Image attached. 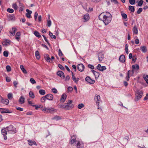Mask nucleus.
<instances>
[{
    "label": "nucleus",
    "mask_w": 148,
    "mask_h": 148,
    "mask_svg": "<svg viewBox=\"0 0 148 148\" xmlns=\"http://www.w3.org/2000/svg\"><path fill=\"white\" fill-rule=\"evenodd\" d=\"M143 8H139L137 11V13L138 14H140L143 11Z\"/></svg>",
    "instance_id": "49"
},
{
    "label": "nucleus",
    "mask_w": 148,
    "mask_h": 148,
    "mask_svg": "<svg viewBox=\"0 0 148 148\" xmlns=\"http://www.w3.org/2000/svg\"><path fill=\"white\" fill-rule=\"evenodd\" d=\"M119 61L121 62H124L125 61V56L123 55L120 56L119 58Z\"/></svg>",
    "instance_id": "17"
},
{
    "label": "nucleus",
    "mask_w": 148,
    "mask_h": 148,
    "mask_svg": "<svg viewBox=\"0 0 148 148\" xmlns=\"http://www.w3.org/2000/svg\"><path fill=\"white\" fill-rule=\"evenodd\" d=\"M121 14L123 19H125L127 18V14L123 13V12H121Z\"/></svg>",
    "instance_id": "33"
},
{
    "label": "nucleus",
    "mask_w": 148,
    "mask_h": 148,
    "mask_svg": "<svg viewBox=\"0 0 148 148\" xmlns=\"http://www.w3.org/2000/svg\"><path fill=\"white\" fill-rule=\"evenodd\" d=\"M129 1L131 5H134L135 3V0H129Z\"/></svg>",
    "instance_id": "50"
},
{
    "label": "nucleus",
    "mask_w": 148,
    "mask_h": 148,
    "mask_svg": "<svg viewBox=\"0 0 148 148\" xmlns=\"http://www.w3.org/2000/svg\"><path fill=\"white\" fill-rule=\"evenodd\" d=\"M8 99L10 100L12 99L13 97L12 94V93H8Z\"/></svg>",
    "instance_id": "40"
},
{
    "label": "nucleus",
    "mask_w": 148,
    "mask_h": 148,
    "mask_svg": "<svg viewBox=\"0 0 148 148\" xmlns=\"http://www.w3.org/2000/svg\"><path fill=\"white\" fill-rule=\"evenodd\" d=\"M6 68L7 70V71L8 72L11 71V67L9 65H7L6 66Z\"/></svg>",
    "instance_id": "44"
},
{
    "label": "nucleus",
    "mask_w": 148,
    "mask_h": 148,
    "mask_svg": "<svg viewBox=\"0 0 148 148\" xmlns=\"http://www.w3.org/2000/svg\"><path fill=\"white\" fill-rule=\"evenodd\" d=\"M26 11L27 13L26 14V16L28 18H30L31 17V14L32 13V11L31 10H29L28 9L26 10Z\"/></svg>",
    "instance_id": "21"
},
{
    "label": "nucleus",
    "mask_w": 148,
    "mask_h": 148,
    "mask_svg": "<svg viewBox=\"0 0 148 148\" xmlns=\"http://www.w3.org/2000/svg\"><path fill=\"white\" fill-rule=\"evenodd\" d=\"M132 30L133 34L137 35L138 34V29L136 25L134 26Z\"/></svg>",
    "instance_id": "20"
},
{
    "label": "nucleus",
    "mask_w": 148,
    "mask_h": 148,
    "mask_svg": "<svg viewBox=\"0 0 148 148\" xmlns=\"http://www.w3.org/2000/svg\"><path fill=\"white\" fill-rule=\"evenodd\" d=\"M42 110L47 113H53L56 112V110L52 107H44L42 109Z\"/></svg>",
    "instance_id": "3"
},
{
    "label": "nucleus",
    "mask_w": 148,
    "mask_h": 148,
    "mask_svg": "<svg viewBox=\"0 0 148 148\" xmlns=\"http://www.w3.org/2000/svg\"><path fill=\"white\" fill-rule=\"evenodd\" d=\"M72 102L73 101L72 100H69L67 103L65 104V110H68L71 109L73 108L74 105L72 103Z\"/></svg>",
    "instance_id": "4"
},
{
    "label": "nucleus",
    "mask_w": 148,
    "mask_h": 148,
    "mask_svg": "<svg viewBox=\"0 0 148 148\" xmlns=\"http://www.w3.org/2000/svg\"><path fill=\"white\" fill-rule=\"evenodd\" d=\"M100 97L99 95H96L95 97V100L96 102L97 105L99 106V104Z\"/></svg>",
    "instance_id": "7"
},
{
    "label": "nucleus",
    "mask_w": 148,
    "mask_h": 148,
    "mask_svg": "<svg viewBox=\"0 0 148 148\" xmlns=\"http://www.w3.org/2000/svg\"><path fill=\"white\" fill-rule=\"evenodd\" d=\"M83 7L84 8L87 12H89V10L88 9V8H87V7L86 6H83Z\"/></svg>",
    "instance_id": "62"
},
{
    "label": "nucleus",
    "mask_w": 148,
    "mask_h": 148,
    "mask_svg": "<svg viewBox=\"0 0 148 148\" xmlns=\"http://www.w3.org/2000/svg\"><path fill=\"white\" fill-rule=\"evenodd\" d=\"M58 107L59 108H62V109H65V104L64 105L61 104H59L58 105Z\"/></svg>",
    "instance_id": "41"
},
{
    "label": "nucleus",
    "mask_w": 148,
    "mask_h": 148,
    "mask_svg": "<svg viewBox=\"0 0 148 148\" xmlns=\"http://www.w3.org/2000/svg\"><path fill=\"white\" fill-rule=\"evenodd\" d=\"M132 72L133 74L134 73L135 70H138L139 69V65H132Z\"/></svg>",
    "instance_id": "22"
},
{
    "label": "nucleus",
    "mask_w": 148,
    "mask_h": 148,
    "mask_svg": "<svg viewBox=\"0 0 148 148\" xmlns=\"http://www.w3.org/2000/svg\"><path fill=\"white\" fill-rule=\"evenodd\" d=\"M52 119L53 120H55L57 121L61 119L62 118L60 116L56 115L53 117Z\"/></svg>",
    "instance_id": "26"
},
{
    "label": "nucleus",
    "mask_w": 148,
    "mask_h": 148,
    "mask_svg": "<svg viewBox=\"0 0 148 148\" xmlns=\"http://www.w3.org/2000/svg\"><path fill=\"white\" fill-rule=\"evenodd\" d=\"M12 32H10V33L11 34V35L14 36L15 34L16 29L14 27H12Z\"/></svg>",
    "instance_id": "36"
},
{
    "label": "nucleus",
    "mask_w": 148,
    "mask_h": 148,
    "mask_svg": "<svg viewBox=\"0 0 148 148\" xmlns=\"http://www.w3.org/2000/svg\"><path fill=\"white\" fill-rule=\"evenodd\" d=\"M83 18L85 20L84 21H88L89 19V14H86L84 16Z\"/></svg>",
    "instance_id": "27"
},
{
    "label": "nucleus",
    "mask_w": 148,
    "mask_h": 148,
    "mask_svg": "<svg viewBox=\"0 0 148 148\" xmlns=\"http://www.w3.org/2000/svg\"><path fill=\"white\" fill-rule=\"evenodd\" d=\"M42 36L43 37L45 41L47 43V44L49 45H50V43L49 42L48 40L44 35H42Z\"/></svg>",
    "instance_id": "47"
},
{
    "label": "nucleus",
    "mask_w": 148,
    "mask_h": 148,
    "mask_svg": "<svg viewBox=\"0 0 148 148\" xmlns=\"http://www.w3.org/2000/svg\"><path fill=\"white\" fill-rule=\"evenodd\" d=\"M12 6V8H14L15 10H16L18 9L17 5L16 3L13 4Z\"/></svg>",
    "instance_id": "45"
},
{
    "label": "nucleus",
    "mask_w": 148,
    "mask_h": 148,
    "mask_svg": "<svg viewBox=\"0 0 148 148\" xmlns=\"http://www.w3.org/2000/svg\"><path fill=\"white\" fill-rule=\"evenodd\" d=\"M3 44L5 45H9L10 44V41L9 40L5 39L3 41Z\"/></svg>",
    "instance_id": "14"
},
{
    "label": "nucleus",
    "mask_w": 148,
    "mask_h": 148,
    "mask_svg": "<svg viewBox=\"0 0 148 148\" xmlns=\"http://www.w3.org/2000/svg\"><path fill=\"white\" fill-rule=\"evenodd\" d=\"M25 98L23 96L21 97L18 99V102L20 104H22L25 102Z\"/></svg>",
    "instance_id": "19"
},
{
    "label": "nucleus",
    "mask_w": 148,
    "mask_h": 148,
    "mask_svg": "<svg viewBox=\"0 0 148 148\" xmlns=\"http://www.w3.org/2000/svg\"><path fill=\"white\" fill-rule=\"evenodd\" d=\"M58 75L59 76L61 77L64 78V74L63 72L61 71H58L57 73Z\"/></svg>",
    "instance_id": "16"
},
{
    "label": "nucleus",
    "mask_w": 148,
    "mask_h": 148,
    "mask_svg": "<svg viewBox=\"0 0 148 148\" xmlns=\"http://www.w3.org/2000/svg\"><path fill=\"white\" fill-rule=\"evenodd\" d=\"M77 69L80 71L82 72L84 71V65H77Z\"/></svg>",
    "instance_id": "25"
},
{
    "label": "nucleus",
    "mask_w": 148,
    "mask_h": 148,
    "mask_svg": "<svg viewBox=\"0 0 148 148\" xmlns=\"http://www.w3.org/2000/svg\"><path fill=\"white\" fill-rule=\"evenodd\" d=\"M132 58V62H135L136 61V59H137L136 58L135 56H133Z\"/></svg>",
    "instance_id": "57"
},
{
    "label": "nucleus",
    "mask_w": 148,
    "mask_h": 148,
    "mask_svg": "<svg viewBox=\"0 0 148 148\" xmlns=\"http://www.w3.org/2000/svg\"><path fill=\"white\" fill-rule=\"evenodd\" d=\"M3 56L5 57H7L8 56V51H4L3 52Z\"/></svg>",
    "instance_id": "48"
},
{
    "label": "nucleus",
    "mask_w": 148,
    "mask_h": 148,
    "mask_svg": "<svg viewBox=\"0 0 148 148\" xmlns=\"http://www.w3.org/2000/svg\"><path fill=\"white\" fill-rule=\"evenodd\" d=\"M97 68L101 71H103L106 69L105 66H101V65H97Z\"/></svg>",
    "instance_id": "12"
},
{
    "label": "nucleus",
    "mask_w": 148,
    "mask_h": 148,
    "mask_svg": "<svg viewBox=\"0 0 148 148\" xmlns=\"http://www.w3.org/2000/svg\"><path fill=\"white\" fill-rule=\"evenodd\" d=\"M1 132L2 134L4 137V139L5 140L7 139L6 136L7 133L10 134H15L16 132V130L12 125H10L5 129H2Z\"/></svg>",
    "instance_id": "1"
},
{
    "label": "nucleus",
    "mask_w": 148,
    "mask_h": 148,
    "mask_svg": "<svg viewBox=\"0 0 148 148\" xmlns=\"http://www.w3.org/2000/svg\"><path fill=\"white\" fill-rule=\"evenodd\" d=\"M38 15V14L37 13V12H35L34 14V19H35V21H36V20Z\"/></svg>",
    "instance_id": "54"
},
{
    "label": "nucleus",
    "mask_w": 148,
    "mask_h": 148,
    "mask_svg": "<svg viewBox=\"0 0 148 148\" xmlns=\"http://www.w3.org/2000/svg\"><path fill=\"white\" fill-rule=\"evenodd\" d=\"M73 88L72 87L69 86L68 88V92H71L72 91Z\"/></svg>",
    "instance_id": "56"
},
{
    "label": "nucleus",
    "mask_w": 148,
    "mask_h": 148,
    "mask_svg": "<svg viewBox=\"0 0 148 148\" xmlns=\"http://www.w3.org/2000/svg\"><path fill=\"white\" fill-rule=\"evenodd\" d=\"M143 92L141 90H137L136 93V97L135 98V100L136 101H138L142 97Z\"/></svg>",
    "instance_id": "5"
},
{
    "label": "nucleus",
    "mask_w": 148,
    "mask_h": 148,
    "mask_svg": "<svg viewBox=\"0 0 148 148\" xmlns=\"http://www.w3.org/2000/svg\"><path fill=\"white\" fill-rule=\"evenodd\" d=\"M7 11L9 13H12L14 12V10L13 9L10 8H8L7 9Z\"/></svg>",
    "instance_id": "46"
},
{
    "label": "nucleus",
    "mask_w": 148,
    "mask_h": 148,
    "mask_svg": "<svg viewBox=\"0 0 148 148\" xmlns=\"http://www.w3.org/2000/svg\"><path fill=\"white\" fill-rule=\"evenodd\" d=\"M1 102L3 104L7 105L9 104V101L8 99H3V98H2L1 100Z\"/></svg>",
    "instance_id": "18"
},
{
    "label": "nucleus",
    "mask_w": 148,
    "mask_h": 148,
    "mask_svg": "<svg viewBox=\"0 0 148 148\" xmlns=\"http://www.w3.org/2000/svg\"><path fill=\"white\" fill-rule=\"evenodd\" d=\"M135 42L136 44H138L139 43V39L138 38L136 39L135 40Z\"/></svg>",
    "instance_id": "58"
},
{
    "label": "nucleus",
    "mask_w": 148,
    "mask_h": 148,
    "mask_svg": "<svg viewBox=\"0 0 148 148\" xmlns=\"http://www.w3.org/2000/svg\"><path fill=\"white\" fill-rule=\"evenodd\" d=\"M66 95L65 94H63L61 96V97L60 100L61 102L64 103L65 101L66 98Z\"/></svg>",
    "instance_id": "11"
},
{
    "label": "nucleus",
    "mask_w": 148,
    "mask_h": 148,
    "mask_svg": "<svg viewBox=\"0 0 148 148\" xmlns=\"http://www.w3.org/2000/svg\"><path fill=\"white\" fill-rule=\"evenodd\" d=\"M6 81L7 82H10L11 81V79L10 77H6Z\"/></svg>",
    "instance_id": "60"
},
{
    "label": "nucleus",
    "mask_w": 148,
    "mask_h": 148,
    "mask_svg": "<svg viewBox=\"0 0 148 148\" xmlns=\"http://www.w3.org/2000/svg\"><path fill=\"white\" fill-rule=\"evenodd\" d=\"M77 141L76 139V136L74 135L71 136L69 143L71 145H73Z\"/></svg>",
    "instance_id": "6"
},
{
    "label": "nucleus",
    "mask_w": 148,
    "mask_h": 148,
    "mask_svg": "<svg viewBox=\"0 0 148 148\" xmlns=\"http://www.w3.org/2000/svg\"><path fill=\"white\" fill-rule=\"evenodd\" d=\"M20 68L23 72V73L25 74H26L27 73V71L24 68L23 65H20Z\"/></svg>",
    "instance_id": "31"
},
{
    "label": "nucleus",
    "mask_w": 148,
    "mask_h": 148,
    "mask_svg": "<svg viewBox=\"0 0 148 148\" xmlns=\"http://www.w3.org/2000/svg\"><path fill=\"white\" fill-rule=\"evenodd\" d=\"M129 10L131 12H134L135 11V9L134 7L132 6H129Z\"/></svg>",
    "instance_id": "32"
},
{
    "label": "nucleus",
    "mask_w": 148,
    "mask_h": 148,
    "mask_svg": "<svg viewBox=\"0 0 148 148\" xmlns=\"http://www.w3.org/2000/svg\"><path fill=\"white\" fill-rule=\"evenodd\" d=\"M34 107H35V109L37 110L38 108H43V106L41 105H40L38 106L35 105L34 106Z\"/></svg>",
    "instance_id": "35"
},
{
    "label": "nucleus",
    "mask_w": 148,
    "mask_h": 148,
    "mask_svg": "<svg viewBox=\"0 0 148 148\" xmlns=\"http://www.w3.org/2000/svg\"><path fill=\"white\" fill-rule=\"evenodd\" d=\"M103 58V54L102 53H99L98 55V58L99 61H101Z\"/></svg>",
    "instance_id": "15"
},
{
    "label": "nucleus",
    "mask_w": 148,
    "mask_h": 148,
    "mask_svg": "<svg viewBox=\"0 0 148 148\" xmlns=\"http://www.w3.org/2000/svg\"><path fill=\"white\" fill-rule=\"evenodd\" d=\"M21 35V34L20 32H17L16 34V39L18 41H19Z\"/></svg>",
    "instance_id": "28"
},
{
    "label": "nucleus",
    "mask_w": 148,
    "mask_h": 148,
    "mask_svg": "<svg viewBox=\"0 0 148 148\" xmlns=\"http://www.w3.org/2000/svg\"><path fill=\"white\" fill-rule=\"evenodd\" d=\"M1 112L2 113H11L12 111L10 110H9L7 108H1Z\"/></svg>",
    "instance_id": "10"
},
{
    "label": "nucleus",
    "mask_w": 148,
    "mask_h": 148,
    "mask_svg": "<svg viewBox=\"0 0 148 148\" xmlns=\"http://www.w3.org/2000/svg\"><path fill=\"white\" fill-rule=\"evenodd\" d=\"M84 105L83 103H80L77 106L78 108L79 109H81L84 107Z\"/></svg>",
    "instance_id": "42"
},
{
    "label": "nucleus",
    "mask_w": 148,
    "mask_h": 148,
    "mask_svg": "<svg viewBox=\"0 0 148 148\" xmlns=\"http://www.w3.org/2000/svg\"><path fill=\"white\" fill-rule=\"evenodd\" d=\"M39 92L41 95H44L45 94V91L42 89L40 90H39Z\"/></svg>",
    "instance_id": "37"
},
{
    "label": "nucleus",
    "mask_w": 148,
    "mask_h": 148,
    "mask_svg": "<svg viewBox=\"0 0 148 148\" xmlns=\"http://www.w3.org/2000/svg\"><path fill=\"white\" fill-rule=\"evenodd\" d=\"M85 79L86 82L91 84H93L95 82L94 80L91 79L90 77L88 76L86 77Z\"/></svg>",
    "instance_id": "8"
},
{
    "label": "nucleus",
    "mask_w": 148,
    "mask_h": 148,
    "mask_svg": "<svg viewBox=\"0 0 148 148\" xmlns=\"http://www.w3.org/2000/svg\"><path fill=\"white\" fill-rule=\"evenodd\" d=\"M45 97L47 100L52 101L53 100V96L51 94H49L45 96Z\"/></svg>",
    "instance_id": "9"
},
{
    "label": "nucleus",
    "mask_w": 148,
    "mask_h": 148,
    "mask_svg": "<svg viewBox=\"0 0 148 148\" xmlns=\"http://www.w3.org/2000/svg\"><path fill=\"white\" fill-rule=\"evenodd\" d=\"M29 96L32 99L34 98V95L33 92L32 91H30L29 93Z\"/></svg>",
    "instance_id": "39"
},
{
    "label": "nucleus",
    "mask_w": 148,
    "mask_h": 148,
    "mask_svg": "<svg viewBox=\"0 0 148 148\" xmlns=\"http://www.w3.org/2000/svg\"><path fill=\"white\" fill-rule=\"evenodd\" d=\"M52 92L53 93H55V94L57 92H58V91L57 90V89H56L55 88H53L52 89Z\"/></svg>",
    "instance_id": "55"
},
{
    "label": "nucleus",
    "mask_w": 148,
    "mask_h": 148,
    "mask_svg": "<svg viewBox=\"0 0 148 148\" xmlns=\"http://www.w3.org/2000/svg\"><path fill=\"white\" fill-rule=\"evenodd\" d=\"M143 0H140L138 2L137 5H136L137 6H141L143 5Z\"/></svg>",
    "instance_id": "38"
},
{
    "label": "nucleus",
    "mask_w": 148,
    "mask_h": 148,
    "mask_svg": "<svg viewBox=\"0 0 148 148\" xmlns=\"http://www.w3.org/2000/svg\"><path fill=\"white\" fill-rule=\"evenodd\" d=\"M30 82L32 84L36 83V81L34 80L33 78H31L30 80Z\"/></svg>",
    "instance_id": "51"
},
{
    "label": "nucleus",
    "mask_w": 148,
    "mask_h": 148,
    "mask_svg": "<svg viewBox=\"0 0 148 148\" xmlns=\"http://www.w3.org/2000/svg\"><path fill=\"white\" fill-rule=\"evenodd\" d=\"M148 99V93L146 94V96L144 98V100H146Z\"/></svg>",
    "instance_id": "64"
},
{
    "label": "nucleus",
    "mask_w": 148,
    "mask_h": 148,
    "mask_svg": "<svg viewBox=\"0 0 148 148\" xmlns=\"http://www.w3.org/2000/svg\"><path fill=\"white\" fill-rule=\"evenodd\" d=\"M27 141L28 142V144L29 145H37L36 142L34 140H28Z\"/></svg>",
    "instance_id": "23"
},
{
    "label": "nucleus",
    "mask_w": 148,
    "mask_h": 148,
    "mask_svg": "<svg viewBox=\"0 0 148 148\" xmlns=\"http://www.w3.org/2000/svg\"><path fill=\"white\" fill-rule=\"evenodd\" d=\"M100 20L102 21L105 25L109 24L112 20V17L103 14V13H101L99 16Z\"/></svg>",
    "instance_id": "2"
},
{
    "label": "nucleus",
    "mask_w": 148,
    "mask_h": 148,
    "mask_svg": "<svg viewBox=\"0 0 148 148\" xmlns=\"http://www.w3.org/2000/svg\"><path fill=\"white\" fill-rule=\"evenodd\" d=\"M140 49L144 53H145L147 51V48L145 46H141L140 47Z\"/></svg>",
    "instance_id": "24"
},
{
    "label": "nucleus",
    "mask_w": 148,
    "mask_h": 148,
    "mask_svg": "<svg viewBox=\"0 0 148 148\" xmlns=\"http://www.w3.org/2000/svg\"><path fill=\"white\" fill-rule=\"evenodd\" d=\"M51 22L50 20L47 21V26L49 27H50L51 26Z\"/></svg>",
    "instance_id": "53"
},
{
    "label": "nucleus",
    "mask_w": 148,
    "mask_h": 148,
    "mask_svg": "<svg viewBox=\"0 0 148 148\" xmlns=\"http://www.w3.org/2000/svg\"><path fill=\"white\" fill-rule=\"evenodd\" d=\"M34 35L38 38L41 37V35L40 34V33L36 31H35L34 32Z\"/></svg>",
    "instance_id": "30"
},
{
    "label": "nucleus",
    "mask_w": 148,
    "mask_h": 148,
    "mask_svg": "<svg viewBox=\"0 0 148 148\" xmlns=\"http://www.w3.org/2000/svg\"><path fill=\"white\" fill-rule=\"evenodd\" d=\"M76 144V147L77 148H82L84 147V144L79 141H77Z\"/></svg>",
    "instance_id": "13"
},
{
    "label": "nucleus",
    "mask_w": 148,
    "mask_h": 148,
    "mask_svg": "<svg viewBox=\"0 0 148 148\" xmlns=\"http://www.w3.org/2000/svg\"><path fill=\"white\" fill-rule=\"evenodd\" d=\"M59 55L60 56H62L63 55V53L60 50V49H59Z\"/></svg>",
    "instance_id": "61"
},
{
    "label": "nucleus",
    "mask_w": 148,
    "mask_h": 148,
    "mask_svg": "<svg viewBox=\"0 0 148 148\" xmlns=\"http://www.w3.org/2000/svg\"><path fill=\"white\" fill-rule=\"evenodd\" d=\"M72 79L73 80V81L75 82V80L76 79V78H75V77L74 76V75H73V73H72Z\"/></svg>",
    "instance_id": "59"
},
{
    "label": "nucleus",
    "mask_w": 148,
    "mask_h": 148,
    "mask_svg": "<svg viewBox=\"0 0 148 148\" xmlns=\"http://www.w3.org/2000/svg\"><path fill=\"white\" fill-rule=\"evenodd\" d=\"M16 109L17 110L21 111H23V108H22L19 107H17V108H16Z\"/></svg>",
    "instance_id": "63"
},
{
    "label": "nucleus",
    "mask_w": 148,
    "mask_h": 148,
    "mask_svg": "<svg viewBox=\"0 0 148 148\" xmlns=\"http://www.w3.org/2000/svg\"><path fill=\"white\" fill-rule=\"evenodd\" d=\"M46 97H45V96L42 97L40 99V101L42 103H44L45 102L46 99Z\"/></svg>",
    "instance_id": "43"
},
{
    "label": "nucleus",
    "mask_w": 148,
    "mask_h": 148,
    "mask_svg": "<svg viewBox=\"0 0 148 148\" xmlns=\"http://www.w3.org/2000/svg\"><path fill=\"white\" fill-rule=\"evenodd\" d=\"M44 58L47 62H51L50 61L51 58H49V55L48 54H47L44 56Z\"/></svg>",
    "instance_id": "29"
},
{
    "label": "nucleus",
    "mask_w": 148,
    "mask_h": 148,
    "mask_svg": "<svg viewBox=\"0 0 148 148\" xmlns=\"http://www.w3.org/2000/svg\"><path fill=\"white\" fill-rule=\"evenodd\" d=\"M144 78L146 82L148 84V75H147L145 76L144 77Z\"/></svg>",
    "instance_id": "52"
},
{
    "label": "nucleus",
    "mask_w": 148,
    "mask_h": 148,
    "mask_svg": "<svg viewBox=\"0 0 148 148\" xmlns=\"http://www.w3.org/2000/svg\"><path fill=\"white\" fill-rule=\"evenodd\" d=\"M35 55L36 58L37 59H40V56L39 52L38 51H36L35 53Z\"/></svg>",
    "instance_id": "34"
}]
</instances>
